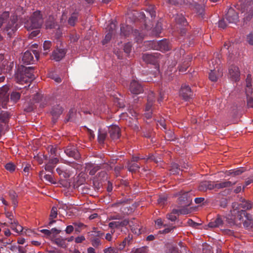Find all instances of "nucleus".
<instances>
[{"mask_svg":"<svg viewBox=\"0 0 253 253\" xmlns=\"http://www.w3.org/2000/svg\"><path fill=\"white\" fill-rule=\"evenodd\" d=\"M116 29V25L114 23L111 22L107 27V30L109 32H111L113 34H115Z\"/></svg>","mask_w":253,"mask_h":253,"instance_id":"864d4df0","label":"nucleus"},{"mask_svg":"<svg viewBox=\"0 0 253 253\" xmlns=\"http://www.w3.org/2000/svg\"><path fill=\"white\" fill-rule=\"evenodd\" d=\"M224 17L229 23H236L239 19L238 13L232 7L228 9Z\"/></svg>","mask_w":253,"mask_h":253,"instance_id":"ddd939ff","label":"nucleus"},{"mask_svg":"<svg viewBox=\"0 0 253 253\" xmlns=\"http://www.w3.org/2000/svg\"><path fill=\"white\" fill-rule=\"evenodd\" d=\"M57 215V209L56 207H54L51 210L50 217L51 219H54L56 217Z\"/></svg>","mask_w":253,"mask_h":253,"instance_id":"bf43d9fd","label":"nucleus"},{"mask_svg":"<svg viewBox=\"0 0 253 253\" xmlns=\"http://www.w3.org/2000/svg\"><path fill=\"white\" fill-rule=\"evenodd\" d=\"M34 68L32 67H25L20 65L18 67L15 73V78L18 83L20 84L30 82L35 78L34 75Z\"/></svg>","mask_w":253,"mask_h":253,"instance_id":"f03ea898","label":"nucleus"},{"mask_svg":"<svg viewBox=\"0 0 253 253\" xmlns=\"http://www.w3.org/2000/svg\"><path fill=\"white\" fill-rule=\"evenodd\" d=\"M66 241V239L63 238L61 237L55 238L54 239L52 240V241L54 244L57 245L58 247H60L62 248H66L67 247Z\"/></svg>","mask_w":253,"mask_h":253,"instance_id":"c85d7f7f","label":"nucleus"},{"mask_svg":"<svg viewBox=\"0 0 253 253\" xmlns=\"http://www.w3.org/2000/svg\"><path fill=\"white\" fill-rule=\"evenodd\" d=\"M171 171L170 174H175L174 173H172V172H175V174H179L180 172H186L187 171H184L182 169H181L179 167L178 164L175 163H173L171 165V169H170Z\"/></svg>","mask_w":253,"mask_h":253,"instance_id":"f704fd0d","label":"nucleus"},{"mask_svg":"<svg viewBox=\"0 0 253 253\" xmlns=\"http://www.w3.org/2000/svg\"><path fill=\"white\" fill-rule=\"evenodd\" d=\"M236 181H230V180H227V181H221L219 183H216L215 187L217 189H221L225 187H230L234 184H236Z\"/></svg>","mask_w":253,"mask_h":253,"instance_id":"393cba45","label":"nucleus"},{"mask_svg":"<svg viewBox=\"0 0 253 253\" xmlns=\"http://www.w3.org/2000/svg\"><path fill=\"white\" fill-rule=\"evenodd\" d=\"M9 118V114L6 112L0 109V122L6 123Z\"/></svg>","mask_w":253,"mask_h":253,"instance_id":"c9c22d12","label":"nucleus"},{"mask_svg":"<svg viewBox=\"0 0 253 253\" xmlns=\"http://www.w3.org/2000/svg\"><path fill=\"white\" fill-rule=\"evenodd\" d=\"M247 169L243 167L238 168L236 169H230L229 170L226 171H222L221 172L223 173H225V174H241L243 172H247Z\"/></svg>","mask_w":253,"mask_h":253,"instance_id":"c756f323","label":"nucleus"},{"mask_svg":"<svg viewBox=\"0 0 253 253\" xmlns=\"http://www.w3.org/2000/svg\"><path fill=\"white\" fill-rule=\"evenodd\" d=\"M112 33H111V32H109L105 36V39L102 41L103 44H105L107 43L109 41H110L112 36H113Z\"/></svg>","mask_w":253,"mask_h":253,"instance_id":"5fc2aeb1","label":"nucleus"},{"mask_svg":"<svg viewBox=\"0 0 253 253\" xmlns=\"http://www.w3.org/2000/svg\"><path fill=\"white\" fill-rule=\"evenodd\" d=\"M92 245L95 247L97 248L101 245L100 240L98 238L91 239Z\"/></svg>","mask_w":253,"mask_h":253,"instance_id":"6e6d98bb","label":"nucleus"},{"mask_svg":"<svg viewBox=\"0 0 253 253\" xmlns=\"http://www.w3.org/2000/svg\"><path fill=\"white\" fill-rule=\"evenodd\" d=\"M129 223L128 219H125L122 221H113L109 223V227L111 229H114L115 228H119L121 227H124L126 226Z\"/></svg>","mask_w":253,"mask_h":253,"instance_id":"4be33fe9","label":"nucleus"},{"mask_svg":"<svg viewBox=\"0 0 253 253\" xmlns=\"http://www.w3.org/2000/svg\"><path fill=\"white\" fill-rule=\"evenodd\" d=\"M9 195L11 200L12 201V204L14 205V208L17 206V201L16 200V198L17 197V195L15 191L13 190H10L9 192Z\"/></svg>","mask_w":253,"mask_h":253,"instance_id":"4c0bfd02","label":"nucleus"},{"mask_svg":"<svg viewBox=\"0 0 253 253\" xmlns=\"http://www.w3.org/2000/svg\"><path fill=\"white\" fill-rule=\"evenodd\" d=\"M230 77L233 81L237 82L239 80L240 72L239 68L234 65H231L229 69Z\"/></svg>","mask_w":253,"mask_h":253,"instance_id":"dca6fc26","label":"nucleus"},{"mask_svg":"<svg viewBox=\"0 0 253 253\" xmlns=\"http://www.w3.org/2000/svg\"><path fill=\"white\" fill-rule=\"evenodd\" d=\"M124 50L126 54H129L131 50V44L128 42L125 44Z\"/></svg>","mask_w":253,"mask_h":253,"instance_id":"052dcab7","label":"nucleus"},{"mask_svg":"<svg viewBox=\"0 0 253 253\" xmlns=\"http://www.w3.org/2000/svg\"><path fill=\"white\" fill-rule=\"evenodd\" d=\"M65 153L68 156L78 160L80 158V155L75 146H67L64 150Z\"/></svg>","mask_w":253,"mask_h":253,"instance_id":"2eb2a0df","label":"nucleus"},{"mask_svg":"<svg viewBox=\"0 0 253 253\" xmlns=\"http://www.w3.org/2000/svg\"><path fill=\"white\" fill-rule=\"evenodd\" d=\"M169 3L174 6H179L182 4L183 2V0H168Z\"/></svg>","mask_w":253,"mask_h":253,"instance_id":"4d7b16f0","label":"nucleus"},{"mask_svg":"<svg viewBox=\"0 0 253 253\" xmlns=\"http://www.w3.org/2000/svg\"><path fill=\"white\" fill-rule=\"evenodd\" d=\"M222 224L223 220H222L221 217L218 215L215 220L209 223L208 226L210 228H215L219 227L222 225Z\"/></svg>","mask_w":253,"mask_h":253,"instance_id":"cd10ccee","label":"nucleus"},{"mask_svg":"<svg viewBox=\"0 0 253 253\" xmlns=\"http://www.w3.org/2000/svg\"><path fill=\"white\" fill-rule=\"evenodd\" d=\"M104 253H117L116 250L112 247H109L107 249H105L104 250Z\"/></svg>","mask_w":253,"mask_h":253,"instance_id":"774afa93","label":"nucleus"},{"mask_svg":"<svg viewBox=\"0 0 253 253\" xmlns=\"http://www.w3.org/2000/svg\"><path fill=\"white\" fill-rule=\"evenodd\" d=\"M47 151L48 152L50 153L51 155H53L54 157H58L59 155L57 154V149L56 147H54L53 146H49L47 147Z\"/></svg>","mask_w":253,"mask_h":253,"instance_id":"a19ab883","label":"nucleus"},{"mask_svg":"<svg viewBox=\"0 0 253 253\" xmlns=\"http://www.w3.org/2000/svg\"><path fill=\"white\" fill-rule=\"evenodd\" d=\"M175 228V226H169V227L166 228L163 231H160V232L162 234H166L171 232Z\"/></svg>","mask_w":253,"mask_h":253,"instance_id":"680f3d73","label":"nucleus"},{"mask_svg":"<svg viewBox=\"0 0 253 253\" xmlns=\"http://www.w3.org/2000/svg\"><path fill=\"white\" fill-rule=\"evenodd\" d=\"M109 133L110 136L113 140H116L119 138L121 133L120 129L118 126H112L109 127Z\"/></svg>","mask_w":253,"mask_h":253,"instance_id":"f3484780","label":"nucleus"},{"mask_svg":"<svg viewBox=\"0 0 253 253\" xmlns=\"http://www.w3.org/2000/svg\"><path fill=\"white\" fill-rule=\"evenodd\" d=\"M24 111L27 112H31L34 109V106L32 103H26L24 105Z\"/></svg>","mask_w":253,"mask_h":253,"instance_id":"79ce46f5","label":"nucleus"},{"mask_svg":"<svg viewBox=\"0 0 253 253\" xmlns=\"http://www.w3.org/2000/svg\"><path fill=\"white\" fill-rule=\"evenodd\" d=\"M133 15H135L137 18L139 19H144L145 17V15L143 12H138L137 11H135Z\"/></svg>","mask_w":253,"mask_h":253,"instance_id":"e2e57ef3","label":"nucleus"},{"mask_svg":"<svg viewBox=\"0 0 253 253\" xmlns=\"http://www.w3.org/2000/svg\"><path fill=\"white\" fill-rule=\"evenodd\" d=\"M146 11L147 13H149L151 17H155L156 16V12L154 10V6L150 5L148 8H147Z\"/></svg>","mask_w":253,"mask_h":253,"instance_id":"37998d69","label":"nucleus"},{"mask_svg":"<svg viewBox=\"0 0 253 253\" xmlns=\"http://www.w3.org/2000/svg\"><path fill=\"white\" fill-rule=\"evenodd\" d=\"M168 199L167 195H161L159 196L158 199V203L160 205H164L167 202Z\"/></svg>","mask_w":253,"mask_h":253,"instance_id":"a18cd8bd","label":"nucleus"},{"mask_svg":"<svg viewBox=\"0 0 253 253\" xmlns=\"http://www.w3.org/2000/svg\"><path fill=\"white\" fill-rule=\"evenodd\" d=\"M231 217L230 223H234L236 218L241 220L243 218V215L245 216L247 214L245 210H239V204L238 203L234 202L232 204V209L230 210Z\"/></svg>","mask_w":253,"mask_h":253,"instance_id":"423d86ee","label":"nucleus"},{"mask_svg":"<svg viewBox=\"0 0 253 253\" xmlns=\"http://www.w3.org/2000/svg\"><path fill=\"white\" fill-rule=\"evenodd\" d=\"M42 180L45 179L46 181L51 184H56L58 179L55 178L53 175H41Z\"/></svg>","mask_w":253,"mask_h":253,"instance_id":"2f4dec72","label":"nucleus"},{"mask_svg":"<svg viewBox=\"0 0 253 253\" xmlns=\"http://www.w3.org/2000/svg\"><path fill=\"white\" fill-rule=\"evenodd\" d=\"M225 19H226L224 17L222 19L220 20L219 21V23H218L219 27L222 28V29H225L226 27L227 24L225 21Z\"/></svg>","mask_w":253,"mask_h":253,"instance_id":"338daca9","label":"nucleus"},{"mask_svg":"<svg viewBox=\"0 0 253 253\" xmlns=\"http://www.w3.org/2000/svg\"><path fill=\"white\" fill-rule=\"evenodd\" d=\"M145 45L149 46L150 48L160 50L162 52L169 51L171 49L170 44L166 39H163L159 41H147L145 42Z\"/></svg>","mask_w":253,"mask_h":253,"instance_id":"39448f33","label":"nucleus"},{"mask_svg":"<svg viewBox=\"0 0 253 253\" xmlns=\"http://www.w3.org/2000/svg\"><path fill=\"white\" fill-rule=\"evenodd\" d=\"M6 216L8 218V222L11 224V228L17 233H20L23 230V227L18 223V221L13 219V216L10 212H7L5 213Z\"/></svg>","mask_w":253,"mask_h":253,"instance_id":"9b49d317","label":"nucleus"},{"mask_svg":"<svg viewBox=\"0 0 253 253\" xmlns=\"http://www.w3.org/2000/svg\"><path fill=\"white\" fill-rule=\"evenodd\" d=\"M175 20L177 24L181 25L182 26L185 27L188 25V23L182 14H177L175 16Z\"/></svg>","mask_w":253,"mask_h":253,"instance_id":"7c9ffc66","label":"nucleus"},{"mask_svg":"<svg viewBox=\"0 0 253 253\" xmlns=\"http://www.w3.org/2000/svg\"><path fill=\"white\" fill-rule=\"evenodd\" d=\"M51 46V42L50 41H45L43 44V48L45 52L43 54H46L48 53L50 47Z\"/></svg>","mask_w":253,"mask_h":253,"instance_id":"c03bdc74","label":"nucleus"},{"mask_svg":"<svg viewBox=\"0 0 253 253\" xmlns=\"http://www.w3.org/2000/svg\"><path fill=\"white\" fill-rule=\"evenodd\" d=\"M49 77L54 80L56 83H59L61 82V79L53 72H50L48 74Z\"/></svg>","mask_w":253,"mask_h":253,"instance_id":"de8ad7c7","label":"nucleus"},{"mask_svg":"<svg viewBox=\"0 0 253 253\" xmlns=\"http://www.w3.org/2000/svg\"><path fill=\"white\" fill-rule=\"evenodd\" d=\"M8 63L6 59H4V56L2 54H0V75L1 74L2 70L5 69V67ZM5 78L3 76L0 77V82L4 81Z\"/></svg>","mask_w":253,"mask_h":253,"instance_id":"a878e982","label":"nucleus"},{"mask_svg":"<svg viewBox=\"0 0 253 253\" xmlns=\"http://www.w3.org/2000/svg\"><path fill=\"white\" fill-rule=\"evenodd\" d=\"M63 108L59 105L54 106L51 111V114L53 117L52 121L55 123L58 117L62 113Z\"/></svg>","mask_w":253,"mask_h":253,"instance_id":"412c9836","label":"nucleus"},{"mask_svg":"<svg viewBox=\"0 0 253 253\" xmlns=\"http://www.w3.org/2000/svg\"><path fill=\"white\" fill-rule=\"evenodd\" d=\"M69 37L71 42H75L79 40L80 36L76 33H73L70 34Z\"/></svg>","mask_w":253,"mask_h":253,"instance_id":"09e8293b","label":"nucleus"},{"mask_svg":"<svg viewBox=\"0 0 253 253\" xmlns=\"http://www.w3.org/2000/svg\"><path fill=\"white\" fill-rule=\"evenodd\" d=\"M92 233V235L95 237H101L103 236L104 233L102 232L101 231L97 230V229L95 227H93L92 228V230L91 231Z\"/></svg>","mask_w":253,"mask_h":253,"instance_id":"603ef678","label":"nucleus"},{"mask_svg":"<svg viewBox=\"0 0 253 253\" xmlns=\"http://www.w3.org/2000/svg\"><path fill=\"white\" fill-rule=\"evenodd\" d=\"M107 133L106 131L102 130L100 129L98 130V141L100 144H103L105 140L107 137Z\"/></svg>","mask_w":253,"mask_h":253,"instance_id":"473e14b6","label":"nucleus"},{"mask_svg":"<svg viewBox=\"0 0 253 253\" xmlns=\"http://www.w3.org/2000/svg\"><path fill=\"white\" fill-rule=\"evenodd\" d=\"M167 218L171 221H174L177 219L176 216L171 212L167 214Z\"/></svg>","mask_w":253,"mask_h":253,"instance_id":"69168bd1","label":"nucleus"},{"mask_svg":"<svg viewBox=\"0 0 253 253\" xmlns=\"http://www.w3.org/2000/svg\"><path fill=\"white\" fill-rule=\"evenodd\" d=\"M129 89L131 93L134 94H138L143 91L142 85L135 80H132L131 81Z\"/></svg>","mask_w":253,"mask_h":253,"instance_id":"4468645a","label":"nucleus"},{"mask_svg":"<svg viewBox=\"0 0 253 253\" xmlns=\"http://www.w3.org/2000/svg\"><path fill=\"white\" fill-rule=\"evenodd\" d=\"M155 102V94L153 92L150 91L147 96V102L145 108V117L150 119L152 117L153 114L156 112V105L154 104Z\"/></svg>","mask_w":253,"mask_h":253,"instance_id":"20e7f679","label":"nucleus"},{"mask_svg":"<svg viewBox=\"0 0 253 253\" xmlns=\"http://www.w3.org/2000/svg\"><path fill=\"white\" fill-rule=\"evenodd\" d=\"M127 169L130 172H136V170L139 169V167L137 164L128 162L127 164Z\"/></svg>","mask_w":253,"mask_h":253,"instance_id":"e433bc0d","label":"nucleus"},{"mask_svg":"<svg viewBox=\"0 0 253 253\" xmlns=\"http://www.w3.org/2000/svg\"><path fill=\"white\" fill-rule=\"evenodd\" d=\"M99 169V166L93 164L88 163L85 165L84 172H88L89 174H95Z\"/></svg>","mask_w":253,"mask_h":253,"instance_id":"b1692460","label":"nucleus"},{"mask_svg":"<svg viewBox=\"0 0 253 253\" xmlns=\"http://www.w3.org/2000/svg\"><path fill=\"white\" fill-rule=\"evenodd\" d=\"M79 11L78 10H72L70 12V16L68 20V23L71 26H74L78 21Z\"/></svg>","mask_w":253,"mask_h":253,"instance_id":"6ab92c4d","label":"nucleus"},{"mask_svg":"<svg viewBox=\"0 0 253 253\" xmlns=\"http://www.w3.org/2000/svg\"><path fill=\"white\" fill-rule=\"evenodd\" d=\"M59 162V159L57 157H54L50 158L49 160V163L55 167V165L57 164Z\"/></svg>","mask_w":253,"mask_h":253,"instance_id":"0e129e2a","label":"nucleus"},{"mask_svg":"<svg viewBox=\"0 0 253 253\" xmlns=\"http://www.w3.org/2000/svg\"><path fill=\"white\" fill-rule=\"evenodd\" d=\"M20 93L19 92L13 91L10 94V99L13 102H17L20 98Z\"/></svg>","mask_w":253,"mask_h":253,"instance_id":"58836bf2","label":"nucleus"},{"mask_svg":"<svg viewBox=\"0 0 253 253\" xmlns=\"http://www.w3.org/2000/svg\"><path fill=\"white\" fill-rule=\"evenodd\" d=\"M252 77L251 74H248L246 80V87H252Z\"/></svg>","mask_w":253,"mask_h":253,"instance_id":"13d9d810","label":"nucleus"},{"mask_svg":"<svg viewBox=\"0 0 253 253\" xmlns=\"http://www.w3.org/2000/svg\"><path fill=\"white\" fill-rule=\"evenodd\" d=\"M17 16L12 14L10 16L8 11H4L0 14V28L3 24L6 23L4 31L9 37H11L18 29Z\"/></svg>","mask_w":253,"mask_h":253,"instance_id":"f257e3e1","label":"nucleus"},{"mask_svg":"<svg viewBox=\"0 0 253 253\" xmlns=\"http://www.w3.org/2000/svg\"><path fill=\"white\" fill-rule=\"evenodd\" d=\"M171 213L174 214V215L175 214H186L189 213V210L187 209V208H183L179 210L177 209H173Z\"/></svg>","mask_w":253,"mask_h":253,"instance_id":"ea45409f","label":"nucleus"},{"mask_svg":"<svg viewBox=\"0 0 253 253\" xmlns=\"http://www.w3.org/2000/svg\"><path fill=\"white\" fill-rule=\"evenodd\" d=\"M216 183L211 181H203L201 182L199 186V190L201 191H206L207 190H212L216 188Z\"/></svg>","mask_w":253,"mask_h":253,"instance_id":"aec40b11","label":"nucleus"},{"mask_svg":"<svg viewBox=\"0 0 253 253\" xmlns=\"http://www.w3.org/2000/svg\"><path fill=\"white\" fill-rule=\"evenodd\" d=\"M33 54L35 55L36 59L38 60L39 55L36 50H27L24 52L22 56V60L23 62L27 64L33 63L34 61Z\"/></svg>","mask_w":253,"mask_h":253,"instance_id":"9d476101","label":"nucleus"},{"mask_svg":"<svg viewBox=\"0 0 253 253\" xmlns=\"http://www.w3.org/2000/svg\"><path fill=\"white\" fill-rule=\"evenodd\" d=\"M129 28L128 26L124 27L123 26L121 27V34L126 37L129 34Z\"/></svg>","mask_w":253,"mask_h":253,"instance_id":"49530a36","label":"nucleus"},{"mask_svg":"<svg viewBox=\"0 0 253 253\" xmlns=\"http://www.w3.org/2000/svg\"><path fill=\"white\" fill-rule=\"evenodd\" d=\"M180 196L178 199V204L183 207L187 208L192 203V198L191 197L189 192H184L182 194L181 193H176L174 194V197Z\"/></svg>","mask_w":253,"mask_h":253,"instance_id":"0eeeda50","label":"nucleus"},{"mask_svg":"<svg viewBox=\"0 0 253 253\" xmlns=\"http://www.w3.org/2000/svg\"><path fill=\"white\" fill-rule=\"evenodd\" d=\"M180 95L185 101H188L193 97V93L189 85L182 84L179 92Z\"/></svg>","mask_w":253,"mask_h":253,"instance_id":"f8f14e48","label":"nucleus"},{"mask_svg":"<svg viewBox=\"0 0 253 253\" xmlns=\"http://www.w3.org/2000/svg\"><path fill=\"white\" fill-rule=\"evenodd\" d=\"M214 61H216L214 59L211 60V63L213 66V69H211L212 67H211V72L209 73V79L214 82H216L218 78L222 75V72L220 71V69L218 67L219 65L217 63L214 65Z\"/></svg>","mask_w":253,"mask_h":253,"instance_id":"1a4fd4ad","label":"nucleus"},{"mask_svg":"<svg viewBox=\"0 0 253 253\" xmlns=\"http://www.w3.org/2000/svg\"><path fill=\"white\" fill-rule=\"evenodd\" d=\"M240 202H241L239 204V208L241 207L243 210H249L252 209L253 204L249 201H246L245 199H241Z\"/></svg>","mask_w":253,"mask_h":253,"instance_id":"bb28decb","label":"nucleus"},{"mask_svg":"<svg viewBox=\"0 0 253 253\" xmlns=\"http://www.w3.org/2000/svg\"><path fill=\"white\" fill-rule=\"evenodd\" d=\"M5 168L10 172H13L15 169V166L13 164L9 163L5 165Z\"/></svg>","mask_w":253,"mask_h":253,"instance_id":"3c124183","label":"nucleus"},{"mask_svg":"<svg viewBox=\"0 0 253 253\" xmlns=\"http://www.w3.org/2000/svg\"><path fill=\"white\" fill-rule=\"evenodd\" d=\"M161 57L162 55L158 52L144 53L142 55V59L143 61L147 64L155 65Z\"/></svg>","mask_w":253,"mask_h":253,"instance_id":"6e6552de","label":"nucleus"},{"mask_svg":"<svg viewBox=\"0 0 253 253\" xmlns=\"http://www.w3.org/2000/svg\"><path fill=\"white\" fill-rule=\"evenodd\" d=\"M8 87L7 86H2L0 87V102L2 105H5L9 100V95L7 93Z\"/></svg>","mask_w":253,"mask_h":253,"instance_id":"a211bd4d","label":"nucleus"},{"mask_svg":"<svg viewBox=\"0 0 253 253\" xmlns=\"http://www.w3.org/2000/svg\"><path fill=\"white\" fill-rule=\"evenodd\" d=\"M66 51L64 49H56L52 53V56L56 61L61 60L65 55Z\"/></svg>","mask_w":253,"mask_h":253,"instance_id":"5701e85b","label":"nucleus"},{"mask_svg":"<svg viewBox=\"0 0 253 253\" xmlns=\"http://www.w3.org/2000/svg\"><path fill=\"white\" fill-rule=\"evenodd\" d=\"M130 227L132 232L137 235H139L140 232V228L136 223H134L132 221L129 222Z\"/></svg>","mask_w":253,"mask_h":253,"instance_id":"72a5a7b5","label":"nucleus"},{"mask_svg":"<svg viewBox=\"0 0 253 253\" xmlns=\"http://www.w3.org/2000/svg\"><path fill=\"white\" fill-rule=\"evenodd\" d=\"M42 23L43 19L41 12L37 11L25 22V27L28 31L38 29L42 26Z\"/></svg>","mask_w":253,"mask_h":253,"instance_id":"7ed1b4c3","label":"nucleus"},{"mask_svg":"<svg viewBox=\"0 0 253 253\" xmlns=\"http://www.w3.org/2000/svg\"><path fill=\"white\" fill-rule=\"evenodd\" d=\"M246 42L250 45H253V32L247 35Z\"/></svg>","mask_w":253,"mask_h":253,"instance_id":"8fccbe9b","label":"nucleus"}]
</instances>
